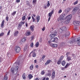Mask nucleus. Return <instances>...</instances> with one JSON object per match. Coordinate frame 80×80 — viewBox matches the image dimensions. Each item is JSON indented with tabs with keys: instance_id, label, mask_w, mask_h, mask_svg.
I'll return each mask as SVG.
<instances>
[{
	"instance_id": "obj_49",
	"label": "nucleus",
	"mask_w": 80,
	"mask_h": 80,
	"mask_svg": "<svg viewBox=\"0 0 80 80\" xmlns=\"http://www.w3.org/2000/svg\"><path fill=\"white\" fill-rule=\"evenodd\" d=\"M31 47H33V43L32 42L31 43Z\"/></svg>"
},
{
	"instance_id": "obj_44",
	"label": "nucleus",
	"mask_w": 80,
	"mask_h": 80,
	"mask_svg": "<svg viewBox=\"0 0 80 80\" xmlns=\"http://www.w3.org/2000/svg\"><path fill=\"white\" fill-rule=\"evenodd\" d=\"M77 42H80V37H78V38L77 40Z\"/></svg>"
},
{
	"instance_id": "obj_2",
	"label": "nucleus",
	"mask_w": 80,
	"mask_h": 80,
	"mask_svg": "<svg viewBox=\"0 0 80 80\" xmlns=\"http://www.w3.org/2000/svg\"><path fill=\"white\" fill-rule=\"evenodd\" d=\"M18 69V66H16L15 67V69H14V68H12L11 69V72L14 75H16L17 73V70Z\"/></svg>"
},
{
	"instance_id": "obj_54",
	"label": "nucleus",
	"mask_w": 80,
	"mask_h": 80,
	"mask_svg": "<svg viewBox=\"0 0 80 80\" xmlns=\"http://www.w3.org/2000/svg\"><path fill=\"white\" fill-rule=\"evenodd\" d=\"M10 30H9L8 33V35L10 34Z\"/></svg>"
},
{
	"instance_id": "obj_47",
	"label": "nucleus",
	"mask_w": 80,
	"mask_h": 80,
	"mask_svg": "<svg viewBox=\"0 0 80 80\" xmlns=\"http://www.w3.org/2000/svg\"><path fill=\"white\" fill-rule=\"evenodd\" d=\"M16 14V12H14L13 13H12V15H15Z\"/></svg>"
},
{
	"instance_id": "obj_46",
	"label": "nucleus",
	"mask_w": 80,
	"mask_h": 80,
	"mask_svg": "<svg viewBox=\"0 0 80 80\" xmlns=\"http://www.w3.org/2000/svg\"><path fill=\"white\" fill-rule=\"evenodd\" d=\"M47 75L48 76V77H51V75H52V74H51L49 73L47 74Z\"/></svg>"
},
{
	"instance_id": "obj_13",
	"label": "nucleus",
	"mask_w": 80,
	"mask_h": 80,
	"mask_svg": "<svg viewBox=\"0 0 80 80\" xmlns=\"http://www.w3.org/2000/svg\"><path fill=\"white\" fill-rule=\"evenodd\" d=\"M70 32L69 31H67V32L66 33V34H65V36L66 37H67L68 36H69L70 35Z\"/></svg>"
},
{
	"instance_id": "obj_20",
	"label": "nucleus",
	"mask_w": 80,
	"mask_h": 80,
	"mask_svg": "<svg viewBox=\"0 0 80 80\" xmlns=\"http://www.w3.org/2000/svg\"><path fill=\"white\" fill-rule=\"evenodd\" d=\"M20 63V61L19 60L17 61L16 62H15V64L16 65H19V64Z\"/></svg>"
},
{
	"instance_id": "obj_30",
	"label": "nucleus",
	"mask_w": 80,
	"mask_h": 80,
	"mask_svg": "<svg viewBox=\"0 0 80 80\" xmlns=\"http://www.w3.org/2000/svg\"><path fill=\"white\" fill-rule=\"evenodd\" d=\"M33 65H32L30 67V70H33Z\"/></svg>"
},
{
	"instance_id": "obj_63",
	"label": "nucleus",
	"mask_w": 80,
	"mask_h": 80,
	"mask_svg": "<svg viewBox=\"0 0 80 80\" xmlns=\"http://www.w3.org/2000/svg\"><path fill=\"white\" fill-rule=\"evenodd\" d=\"M38 80L39 79H38V78H36L35 79H34V80Z\"/></svg>"
},
{
	"instance_id": "obj_22",
	"label": "nucleus",
	"mask_w": 80,
	"mask_h": 80,
	"mask_svg": "<svg viewBox=\"0 0 80 80\" xmlns=\"http://www.w3.org/2000/svg\"><path fill=\"white\" fill-rule=\"evenodd\" d=\"M5 22V21L4 20H3L2 22V24L1 27H3V26L4 25V23Z\"/></svg>"
},
{
	"instance_id": "obj_19",
	"label": "nucleus",
	"mask_w": 80,
	"mask_h": 80,
	"mask_svg": "<svg viewBox=\"0 0 80 80\" xmlns=\"http://www.w3.org/2000/svg\"><path fill=\"white\" fill-rule=\"evenodd\" d=\"M22 77L24 80H25V78H26V76L25 75V73H23V74Z\"/></svg>"
},
{
	"instance_id": "obj_36",
	"label": "nucleus",
	"mask_w": 80,
	"mask_h": 80,
	"mask_svg": "<svg viewBox=\"0 0 80 80\" xmlns=\"http://www.w3.org/2000/svg\"><path fill=\"white\" fill-rule=\"evenodd\" d=\"M26 34L28 36V35H30V32H28Z\"/></svg>"
},
{
	"instance_id": "obj_29",
	"label": "nucleus",
	"mask_w": 80,
	"mask_h": 80,
	"mask_svg": "<svg viewBox=\"0 0 80 80\" xmlns=\"http://www.w3.org/2000/svg\"><path fill=\"white\" fill-rule=\"evenodd\" d=\"M22 42H26V39L25 38H23L22 39Z\"/></svg>"
},
{
	"instance_id": "obj_57",
	"label": "nucleus",
	"mask_w": 80,
	"mask_h": 80,
	"mask_svg": "<svg viewBox=\"0 0 80 80\" xmlns=\"http://www.w3.org/2000/svg\"><path fill=\"white\" fill-rule=\"evenodd\" d=\"M62 10H60L59 11H58V13H61V12H62Z\"/></svg>"
},
{
	"instance_id": "obj_59",
	"label": "nucleus",
	"mask_w": 80,
	"mask_h": 80,
	"mask_svg": "<svg viewBox=\"0 0 80 80\" xmlns=\"http://www.w3.org/2000/svg\"><path fill=\"white\" fill-rule=\"evenodd\" d=\"M45 56L44 55L42 56V59H44V58H45Z\"/></svg>"
},
{
	"instance_id": "obj_41",
	"label": "nucleus",
	"mask_w": 80,
	"mask_h": 80,
	"mask_svg": "<svg viewBox=\"0 0 80 80\" xmlns=\"http://www.w3.org/2000/svg\"><path fill=\"white\" fill-rule=\"evenodd\" d=\"M3 35H4V33L3 32H2L0 34V37H2Z\"/></svg>"
},
{
	"instance_id": "obj_53",
	"label": "nucleus",
	"mask_w": 80,
	"mask_h": 80,
	"mask_svg": "<svg viewBox=\"0 0 80 80\" xmlns=\"http://www.w3.org/2000/svg\"><path fill=\"white\" fill-rule=\"evenodd\" d=\"M32 53H33V51H32L30 53L29 55V57H30L31 56V54Z\"/></svg>"
},
{
	"instance_id": "obj_50",
	"label": "nucleus",
	"mask_w": 80,
	"mask_h": 80,
	"mask_svg": "<svg viewBox=\"0 0 80 80\" xmlns=\"http://www.w3.org/2000/svg\"><path fill=\"white\" fill-rule=\"evenodd\" d=\"M77 3H78V1L75 2L74 4V5H76V4H77Z\"/></svg>"
},
{
	"instance_id": "obj_43",
	"label": "nucleus",
	"mask_w": 80,
	"mask_h": 80,
	"mask_svg": "<svg viewBox=\"0 0 80 80\" xmlns=\"http://www.w3.org/2000/svg\"><path fill=\"white\" fill-rule=\"evenodd\" d=\"M25 16H24L22 17V20H25Z\"/></svg>"
},
{
	"instance_id": "obj_28",
	"label": "nucleus",
	"mask_w": 80,
	"mask_h": 80,
	"mask_svg": "<svg viewBox=\"0 0 80 80\" xmlns=\"http://www.w3.org/2000/svg\"><path fill=\"white\" fill-rule=\"evenodd\" d=\"M58 38L56 37L54 38V42H57L58 41Z\"/></svg>"
},
{
	"instance_id": "obj_64",
	"label": "nucleus",
	"mask_w": 80,
	"mask_h": 80,
	"mask_svg": "<svg viewBox=\"0 0 80 80\" xmlns=\"http://www.w3.org/2000/svg\"><path fill=\"white\" fill-rule=\"evenodd\" d=\"M49 80V78H46V80Z\"/></svg>"
},
{
	"instance_id": "obj_21",
	"label": "nucleus",
	"mask_w": 80,
	"mask_h": 80,
	"mask_svg": "<svg viewBox=\"0 0 80 80\" xmlns=\"http://www.w3.org/2000/svg\"><path fill=\"white\" fill-rule=\"evenodd\" d=\"M61 62H62V60H60L59 59L58 61V62H57V63L58 65H60V63H61Z\"/></svg>"
},
{
	"instance_id": "obj_51",
	"label": "nucleus",
	"mask_w": 80,
	"mask_h": 80,
	"mask_svg": "<svg viewBox=\"0 0 80 80\" xmlns=\"http://www.w3.org/2000/svg\"><path fill=\"white\" fill-rule=\"evenodd\" d=\"M8 57L10 58L11 57V54H8Z\"/></svg>"
},
{
	"instance_id": "obj_26",
	"label": "nucleus",
	"mask_w": 80,
	"mask_h": 80,
	"mask_svg": "<svg viewBox=\"0 0 80 80\" xmlns=\"http://www.w3.org/2000/svg\"><path fill=\"white\" fill-rule=\"evenodd\" d=\"M18 34V31H17L14 33V36H17V34Z\"/></svg>"
},
{
	"instance_id": "obj_39",
	"label": "nucleus",
	"mask_w": 80,
	"mask_h": 80,
	"mask_svg": "<svg viewBox=\"0 0 80 80\" xmlns=\"http://www.w3.org/2000/svg\"><path fill=\"white\" fill-rule=\"evenodd\" d=\"M48 4H47V7H48L50 5V3H49V1L48 2Z\"/></svg>"
},
{
	"instance_id": "obj_45",
	"label": "nucleus",
	"mask_w": 80,
	"mask_h": 80,
	"mask_svg": "<svg viewBox=\"0 0 80 80\" xmlns=\"http://www.w3.org/2000/svg\"><path fill=\"white\" fill-rule=\"evenodd\" d=\"M35 38V36H32V37H31V40H33V39H34V38Z\"/></svg>"
},
{
	"instance_id": "obj_6",
	"label": "nucleus",
	"mask_w": 80,
	"mask_h": 80,
	"mask_svg": "<svg viewBox=\"0 0 80 80\" xmlns=\"http://www.w3.org/2000/svg\"><path fill=\"white\" fill-rule=\"evenodd\" d=\"M15 50L16 52H19L20 51V48L18 46H16L15 47Z\"/></svg>"
},
{
	"instance_id": "obj_33",
	"label": "nucleus",
	"mask_w": 80,
	"mask_h": 80,
	"mask_svg": "<svg viewBox=\"0 0 80 80\" xmlns=\"http://www.w3.org/2000/svg\"><path fill=\"white\" fill-rule=\"evenodd\" d=\"M32 57H36V54L35 53V52H34L33 53Z\"/></svg>"
},
{
	"instance_id": "obj_31",
	"label": "nucleus",
	"mask_w": 80,
	"mask_h": 80,
	"mask_svg": "<svg viewBox=\"0 0 80 80\" xmlns=\"http://www.w3.org/2000/svg\"><path fill=\"white\" fill-rule=\"evenodd\" d=\"M67 60H68V61H69L71 60V58H70V57L67 56Z\"/></svg>"
},
{
	"instance_id": "obj_37",
	"label": "nucleus",
	"mask_w": 80,
	"mask_h": 80,
	"mask_svg": "<svg viewBox=\"0 0 80 80\" xmlns=\"http://www.w3.org/2000/svg\"><path fill=\"white\" fill-rule=\"evenodd\" d=\"M27 5L28 6H29V7H32L31 5L30 4V3L29 2H28L27 3Z\"/></svg>"
},
{
	"instance_id": "obj_9",
	"label": "nucleus",
	"mask_w": 80,
	"mask_h": 80,
	"mask_svg": "<svg viewBox=\"0 0 80 80\" xmlns=\"http://www.w3.org/2000/svg\"><path fill=\"white\" fill-rule=\"evenodd\" d=\"M55 71H52V73L51 76L52 79H53L55 77Z\"/></svg>"
},
{
	"instance_id": "obj_4",
	"label": "nucleus",
	"mask_w": 80,
	"mask_h": 80,
	"mask_svg": "<svg viewBox=\"0 0 80 80\" xmlns=\"http://www.w3.org/2000/svg\"><path fill=\"white\" fill-rule=\"evenodd\" d=\"M72 15H68L65 18V22L66 23H68L70 22V20L71 18H72Z\"/></svg>"
},
{
	"instance_id": "obj_25",
	"label": "nucleus",
	"mask_w": 80,
	"mask_h": 80,
	"mask_svg": "<svg viewBox=\"0 0 80 80\" xmlns=\"http://www.w3.org/2000/svg\"><path fill=\"white\" fill-rule=\"evenodd\" d=\"M68 43H70V44H73V41L72 40L68 42Z\"/></svg>"
},
{
	"instance_id": "obj_16",
	"label": "nucleus",
	"mask_w": 80,
	"mask_h": 80,
	"mask_svg": "<svg viewBox=\"0 0 80 80\" xmlns=\"http://www.w3.org/2000/svg\"><path fill=\"white\" fill-rule=\"evenodd\" d=\"M22 25H23V22H21L20 23L18 24V28L19 27H21V26H22Z\"/></svg>"
},
{
	"instance_id": "obj_15",
	"label": "nucleus",
	"mask_w": 80,
	"mask_h": 80,
	"mask_svg": "<svg viewBox=\"0 0 80 80\" xmlns=\"http://www.w3.org/2000/svg\"><path fill=\"white\" fill-rule=\"evenodd\" d=\"M28 76L29 77V79L30 80V79H32V78H33V76L31 74H29Z\"/></svg>"
},
{
	"instance_id": "obj_11",
	"label": "nucleus",
	"mask_w": 80,
	"mask_h": 80,
	"mask_svg": "<svg viewBox=\"0 0 80 80\" xmlns=\"http://www.w3.org/2000/svg\"><path fill=\"white\" fill-rule=\"evenodd\" d=\"M65 44L66 43L64 42H62L61 43V47H64V46L65 45Z\"/></svg>"
},
{
	"instance_id": "obj_48",
	"label": "nucleus",
	"mask_w": 80,
	"mask_h": 80,
	"mask_svg": "<svg viewBox=\"0 0 80 80\" xmlns=\"http://www.w3.org/2000/svg\"><path fill=\"white\" fill-rule=\"evenodd\" d=\"M27 49H28V48L26 46V47H25L24 50L25 51H26L27 50Z\"/></svg>"
},
{
	"instance_id": "obj_58",
	"label": "nucleus",
	"mask_w": 80,
	"mask_h": 80,
	"mask_svg": "<svg viewBox=\"0 0 80 80\" xmlns=\"http://www.w3.org/2000/svg\"><path fill=\"white\" fill-rule=\"evenodd\" d=\"M6 18V20H7V21H8V16H7Z\"/></svg>"
},
{
	"instance_id": "obj_8",
	"label": "nucleus",
	"mask_w": 80,
	"mask_h": 80,
	"mask_svg": "<svg viewBox=\"0 0 80 80\" xmlns=\"http://www.w3.org/2000/svg\"><path fill=\"white\" fill-rule=\"evenodd\" d=\"M78 7H75V8H74L72 12V13L73 15H74L75 13L76 12H77V11L78 10Z\"/></svg>"
},
{
	"instance_id": "obj_32",
	"label": "nucleus",
	"mask_w": 80,
	"mask_h": 80,
	"mask_svg": "<svg viewBox=\"0 0 80 80\" xmlns=\"http://www.w3.org/2000/svg\"><path fill=\"white\" fill-rule=\"evenodd\" d=\"M36 3H37V0H33L32 1V3L33 4V3H35V4H36Z\"/></svg>"
},
{
	"instance_id": "obj_10",
	"label": "nucleus",
	"mask_w": 80,
	"mask_h": 80,
	"mask_svg": "<svg viewBox=\"0 0 80 80\" xmlns=\"http://www.w3.org/2000/svg\"><path fill=\"white\" fill-rule=\"evenodd\" d=\"M51 61L50 60H48L46 63H45V65H47L49 64V63L51 62Z\"/></svg>"
},
{
	"instance_id": "obj_12",
	"label": "nucleus",
	"mask_w": 80,
	"mask_h": 80,
	"mask_svg": "<svg viewBox=\"0 0 80 80\" xmlns=\"http://www.w3.org/2000/svg\"><path fill=\"white\" fill-rule=\"evenodd\" d=\"M40 16H37V17H36V19L37 20V22H38L40 20Z\"/></svg>"
},
{
	"instance_id": "obj_35",
	"label": "nucleus",
	"mask_w": 80,
	"mask_h": 80,
	"mask_svg": "<svg viewBox=\"0 0 80 80\" xmlns=\"http://www.w3.org/2000/svg\"><path fill=\"white\" fill-rule=\"evenodd\" d=\"M32 19L33 20V22H35L36 20V19H35V18H34V17H33V16H32Z\"/></svg>"
},
{
	"instance_id": "obj_27",
	"label": "nucleus",
	"mask_w": 80,
	"mask_h": 80,
	"mask_svg": "<svg viewBox=\"0 0 80 80\" xmlns=\"http://www.w3.org/2000/svg\"><path fill=\"white\" fill-rule=\"evenodd\" d=\"M57 46H58V45L56 44H53L52 45V47L54 48L57 47Z\"/></svg>"
},
{
	"instance_id": "obj_1",
	"label": "nucleus",
	"mask_w": 80,
	"mask_h": 80,
	"mask_svg": "<svg viewBox=\"0 0 80 80\" xmlns=\"http://www.w3.org/2000/svg\"><path fill=\"white\" fill-rule=\"evenodd\" d=\"M57 36V32L54 31L52 33L50 36V37L51 38L50 42H55V38H53L54 37Z\"/></svg>"
},
{
	"instance_id": "obj_38",
	"label": "nucleus",
	"mask_w": 80,
	"mask_h": 80,
	"mask_svg": "<svg viewBox=\"0 0 80 80\" xmlns=\"http://www.w3.org/2000/svg\"><path fill=\"white\" fill-rule=\"evenodd\" d=\"M41 73V75H44L45 74V72H44V71H42Z\"/></svg>"
},
{
	"instance_id": "obj_42",
	"label": "nucleus",
	"mask_w": 80,
	"mask_h": 80,
	"mask_svg": "<svg viewBox=\"0 0 80 80\" xmlns=\"http://www.w3.org/2000/svg\"><path fill=\"white\" fill-rule=\"evenodd\" d=\"M63 56H62L60 58V59H59L60 60H62V59H63Z\"/></svg>"
},
{
	"instance_id": "obj_55",
	"label": "nucleus",
	"mask_w": 80,
	"mask_h": 80,
	"mask_svg": "<svg viewBox=\"0 0 80 80\" xmlns=\"http://www.w3.org/2000/svg\"><path fill=\"white\" fill-rule=\"evenodd\" d=\"M69 54H70V53L69 52H67L66 53V55H67V57H68V55H69Z\"/></svg>"
},
{
	"instance_id": "obj_60",
	"label": "nucleus",
	"mask_w": 80,
	"mask_h": 80,
	"mask_svg": "<svg viewBox=\"0 0 80 80\" xmlns=\"http://www.w3.org/2000/svg\"><path fill=\"white\" fill-rule=\"evenodd\" d=\"M8 72H6L4 76V77H6V76L7 75V74H8Z\"/></svg>"
},
{
	"instance_id": "obj_56",
	"label": "nucleus",
	"mask_w": 80,
	"mask_h": 80,
	"mask_svg": "<svg viewBox=\"0 0 80 80\" xmlns=\"http://www.w3.org/2000/svg\"><path fill=\"white\" fill-rule=\"evenodd\" d=\"M2 62V58H0V62Z\"/></svg>"
},
{
	"instance_id": "obj_61",
	"label": "nucleus",
	"mask_w": 80,
	"mask_h": 80,
	"mask_svg": "<svg viewBox=\"0 0 80 80\" xmlns=\"http://www.w3.org/2000/svg\"><path fill=\"white\" fill-rule=\"evenodd\" d=\"M78 45L80 46V41L78 42Z\"/></svg>"
},
{
	"instance_id": "obj_23",
	"label": "nucleus",
	"mask_w": 80,
	"mask_h": 80,
	"mask_svg": "<svg viewBox=\"0 0 80 80\" xmlns=\"http://www.w3.org/2000/svg\"><path fill=\"white\" fill-rule=\"evenodd\" d=\"M62 65L63 66H65V62L64 61H62Z\"/></svg>"
},
{
	"instance_id": "obj_24",
	"label": "nucleus",
	"mask_w": 80,
	"mask_h": 80,
	"mask_svg": "<svg viewBox=\"0 0 80 80\" xmlns=\"http://www.w3.org/2000/svg\"><path fill=\"white\" fill-rule=\"evenodd\" d=\"M35 28V27H34V26H31L30 27L31 30H33V29Z\"/></svg>"
},
{
	"instance_id": "obj_40",
	"label": "nucleus",
	"mask_w": 80,
	"mask_h": 80,
	"mask_svg": "<svg viewBox=\"0 0 80 80\" xmlns=\"http://www.w3.org/2000/svg\"><path fill=\"white\" fill-rule=\"evenodd\" d=\"M38 45H39V43L38 42H37L36 44V47H38Z\"/></svg>"
},
{
	"instance_id": "obj_62",
	"label": "nucleus",
	"mask_w": 80,
	"mask_h": 80,
	"mask_svg": "<svg viewBox=\"0 0 80 80\" xmlns=\"http://www.w3.org/2000/svg\"><path fill=\"white\" fill-rule=\"evenodd\" d=\"M68 64H67L66 66H65V68H67L68 67Z\"/></svg>"
},
{
	"instance_id": "obj_5",
	"label": "nucleus",
	"mask_w": 80,
	"mask_h": 80,
	"mask_svg": "<svg viewBox=\"0 0 80 80\" xmlns=\"http://www.w3.org/2000/svg\"><path fill=\"white\" fill-rule=\"evenodd\" d=\"M67 31V28L65 26H63L62 27L59 29V32H66Z\"/></svg>"
},
{
	"instance_id": "obj_3",
	"label": "nucleus",
	"mask_w": 80,
	"mask_h": 80,
	"mask_svg": "<svg viewBox=\"0 0 80 80\" xmlns=\"http://www.w3.org/2000/svg\"><path fill=\"white\" fill-rule=\"evenodd\" d=\"M65 14H62L60 16V17L58 19V22H60V23L63 22V19L64 18V17H65Z\"/></svg>"
},
{
	"instance_id": "obj_52",
	"label": "nucleus",
	"mask_w": 80,
	"mask_h": 80,
	"mask_svg": "<svg viewBox=\"0 0 80 80\" xmlns=\"http://www.w3.org/2000/svg\"><path fill=\"white\" fill-rule=\"evenodd\" d=\"M16 2H17V3H19V2H20V0H16Z\"/></svg>"
},
{
	"instance_id": "obj_34",
	"label": "nucleus",
	"mask_w": 80,
	"mask_h": 80,
	"mask_svg": "<svg viewBox=\"0 0 80 80\" xmlns=\"http://www.w3.org/2000/svg\"><path fill=\"white\" fill-rule=\"evenodd\" d=\"M7 76H4L3 79V80H7Z\"/></svg>"
},
{
	"instance_id": "obj_14",
	"label": "nucleus",
	"mask_w": 80,
	"mask_h": 80,
	"mask_svg": "<svg viewBox=\"0 0 80 80\" xmlns=\"http://www.w3.org/2000/svg\"><path fill=\"white\" fill-rule=\"evenodd\" d=\"M53 11H52L51 12H50L48 14L49 17H52V14H53Z\"/></svg>"
},
{
	"instance_id": "obj_7",
	"label": "nucleus",
	"mask_w": 80,
	"mask_h": 80,
	"mask_svg": "<svg viewBox=\"0 0 80 80\" xmlns=\"http://www.w3.org/2000/svg\"><path fill=\"white\" fill-rule=\"evenodd\" d=\"M73 25L76 26H78L80 25V22L79 21H74L73 22Z\"/></svg>"
},
{
	"instance_id": "obj_18",
	"label": "nucleus",
	"mask_w": 80,
	"mask_h": 80,
	"mask_svg": "<svg viewBox=\"0 0 80 80\" xmlns=\"http://www.w3.org/2000/svg\"><path fill=\"white\" fill-rule=\"evenodd\" d=\"M70 11V8H68L67 9H66L65 10V12L66 13H68V12Z\"/></svg>"
},
{
	"instance_id": "obj_17",
	"label": "nucleus",
	"mask_w": 80,
	"mask_h": 80,
	"mask_svg": "<svg viewBox=\"0 0 80 80\" xmlns=\"http://www.w3.org/2000/svg\"><path fill=\"white\" fill-rule=\"evenodd\" d=\"M48 43L49 44L50 46L51 47H53V44H52V43L51 42V41H49L48 42Z\"/></svg>"
}]
</instances>
